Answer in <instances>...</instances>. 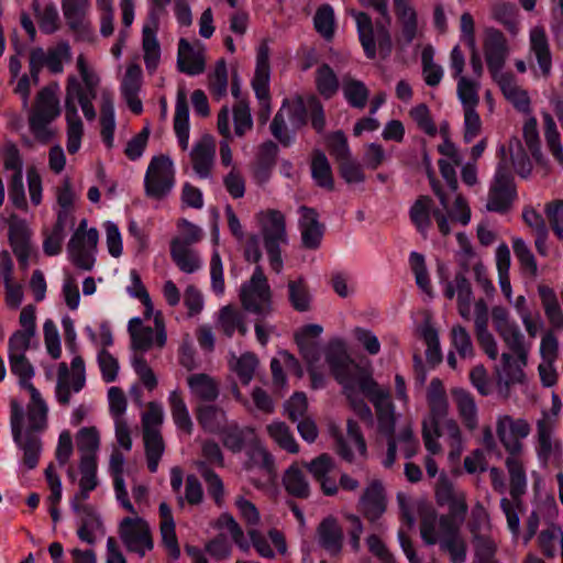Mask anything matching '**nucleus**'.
<instances>
[{"mask_svg":"<svg viewBox=\"0 0 563 563\" xmlns=\"http://www.w3.org/2000/svg\"><path fill=\"white\" fill-rule=\"evenodd\" d=\"M8 224L9 243L21 267L26 268L33 251L31 243V230L24 220L14 214L10 217Z\"/></svg>","mask_w":563,"mask_h":563,"instance_id":"nucleus-21","label":"nucleus"},{"mask_svg":"<svg viewBox=\"0 0 563 563\" xmlns=\"http://www.w3.org/2000/svg\"><path fill=\"white\" fill-rule=\"evenodd\" d=\"M71 59V47L67 41H60L55 46L44 51L42 47H34L30 52L29 69L32 80L38 84L40 73L45 66L52 74H62L64 64Z\"/></svg>","mask_w":563,"mask_h":563,"instance_id":"nucleus-12","label":"nucleus"},{"mask_svg":"<svg viewBox=\"0 0 563 563\" xmlns=\"http://www.w3.org/2000/svg\"><path fill=\"white\" fill-rule=\"evenodd\" d=\"M434 49L431 45L423 47L421 52L422 76L427 86L437 87L444 75L443 67L433 59Z\"/></svg>","mask_w":563,"mask_h":563,"instance_id":"nucleus-51","label":"nucleus"},{"mask_svg":"<svg viewBox=\"0 0 563 563\" xmlns=\"http://www.w3.org/2000/svg\"><path fill=\"white\" fill-rule=\"evenodd\" d=\"M358 509L369 520H377L386 510L385 490L379 481H372L358 500Z\"/></svg>","mask_w":563,"mask_h":563,"instance_id":"nucleus-25","label":"nucleus"},{"mask_svg":"<svg viewBox=\"0 0 563 563\" xmlns=\"http://www.w3.org/2000/svg\"><path fill=\"white\" fill-rule=\"evenodd\" d=\"M355 20L360 42L364 48L365 55L373 59L376 56V41L372 19L364 12H352Z\"/></svg>","mask_w":563,"mask_h":563,"instance_id":"nucleus-46","label":"nucleus"},{"mask_svg":"<svg viewBox=\"0 0 563 563\" xmlns=\"http://www.w3.org/2000/svg\"><path fill=\"white\" fill-rule=\"evenodd\" d=\"M516 198L514 178L504 159L498 164L488 191L486 208L494 212L507 211Z\"/></svg>","mask_w":563,"mask_h":563,"instance_id":"nucleus-13","label":"nucleus"},{"mask_svg":"<svg viewBox=\"0 0 563 563\" xmlns=\"http://www.w3.org/2000/svg\"><path fill=\"white\" fill-rule=\"evenodd\" d=\"M142 52L146 70L153 74L159 65L162 51L156 36V30L151 25L143 26Z\"/></svg>","mask_w":563,"mask_h":563,"instance_id":"nucleus-39","label":"nucleus"},{"mask_svg":"<svg viewBox=\"0 0 563 563\" xmlns=\"http://www.w3.org/2000/svg\"><path fill=\"white\" fill-rule=\"evenodd\" d=\"M285 490L292 497L306 499L310 496V484L298 463L291 464L283 475Z\"/></svg>","mask_w":563,"mask_h":563,"instance_id":"nucleus-36","label":"nucleus"},{"mask_svg":"<svg viewBox=\"0 0 563 563\" xmlns=\"http://www.w3.org/2000/svg\"><path fill=\"white\" fill-rule=\"evenodd\" d=\"M147 467L151 473H155L158 468L159 460L165 450V443L161 432L143 433Z\"/></svg>","mask_w":563,"mask_h":563,"instance_id":"nucleus-54","label":"nucleus"},{"mask_svg":"<svg viewBox=\"0 0 563 563\" xmlns=\"http://www.w3.org/2000/svg\"><path fill=\"white\" fill-rule=\"evenodd\" d=\"M35 308L32 305L25 306L19 317L21 329L15 330L9 340L32 343L36 334Z\"/></svg>","mask_w":563,"mask_h":563,"instance_id":"nucleus-50","label":"nucleus"},{"mask_svg":"<svg viewBox=\"0 0 563 563\" xmlns=\"http://www.w3.org/2000/svg\"><path fill=\"white\" fill-rule=\"evenodd\" d=\"M174 131L180 147L186 151L189 145V108L184 96L176 100Z\"/></svg>","mask_w":563,"mask_h":563,"instance_id":"nucleus-48","label":"nucleus"},{"mask_svg":"<svg viewBox=\"0 0 563 563\" xmlns=\"http://www.w3.org/2000/svg\"><path fill=\"white\" fill-rule=\"evenodd\" d=\"M170 255L180 271L192 274L201 267V261L196 252L190 250L180 239H174L170 244Z\"/></svg>","mask_w":563,"mask_h":563,"instance_id":"nucleus-40","label":"nucleus"},{"mask_svg":"<svg viewBox=\"0 0 563 563\" xmlns=\"http://www.w3.org/2000/svg\"><path fill=\"white\" fill-rule=\"evenodd\" d=\"M168 405L172 418L176 427L190 435L194 430V423L189 415L187 405L179 390H173L168 395Z\"/></svg>","mask_w":563,"mask_h":563,"instance_id":"nucleus-44","label":"nucleus"},{"mask_svg":"<svg viewBox=\"0 0 563 563\" xmlns=\"http://www.w3.org/2000/svg\"><path fill=\"white\" fill-rule=\"evenodd\" d=\"M505 465L509 475V494L515 500L527 493L528 479L521 454H508Z\"/></svg>","mask_w":563,"mask_h":563,"instance_id":"nucleus-34","label":"nucleus"},{"mask_svg":"<svg viewBox=\"0 0 563 563\" xmlns=\"http://www.w3.org/2000/svg\"><path fill=\"white\" fill-rule=\"evenodd\" d=\"M142 69L137 64H130L121 81V95L124 98L130 110L140 114L143 111V104L139 98L142 87Z\"/></svg>","mask_w":563,"mask_h":563,"instance_id":"nucleus-26","label":"nucleus"},{"mask_svg":"<svg viewBox=\"0 0 563 563\" xmlns=\"http://www.w3.org/2000/svg\"><path fill=\"white\" fill-rule=\"evenodd\" d=\"M306 470L312 475L314 481L319 483L322 493L325 496H334L339 492L336 482L323 481L324 474L333 473L336 464L332 456L327 453H322L310 462L305 463Z\"/></svg>","mask_w":563,"mask_h":563,"instance_id":"nucleus-28","label":"nucleus"},{"mask_svg":"<svg viewBox=\"0 0 563 563\" xmlns=\"http://www.w3.org/2000/svg\"><path fill=\"white\" fill-rule=\"evenodd\" d=\"M288 299L292 308L297 311L303 312L310 309V294L308 286L303 278H298L288 282Z\"/></svg>","mask_w":563,"mask_h":563,"instance_id":"nucleus-58","label":"nucleus"},{"mask_svg":"<svg viewBox=\"0 0 563 563\" xmlns=\"http://www.w3.org/2000/svg\"><path fill=\"white\" fill-rule=\"evenodd\" d=\"M530 52L536 56L539 68L544 77L551 74L552 55L549 38L543 26L536 25L529 32Z\"/></svg>","mask_w":563,"mask_h":563,"instance_id":"nucleus-30","label":"nucleus"},{"mask_svg":"<svg viewBox=\"0 0 563 563\" xmlns=\"http://www.w3.org/2000/svg\"><path fill=\"white\" fill-rule=\"evenodd\" d=\"M99 240L97 229L91 228L85 235H73L68 242L67 251L70 261L82 271H91L96 258Z\"/></svg>","mask_w":563,"mask_h":563,"instance_id":"nucleus-20","label":"nucleus"},{"mask_svg":"<svg viewBox=\"0 0 563 563\" xmlns=\"http://www.w3.org/2000/svg\"><path fill=\"white\" fill-rule=\"evenodd\" d=\"M439 544L441 551L448 554L451 563H465L467 558V543L460 530L452 531L446 537L441 538Z\"/></svg>","mask_w":563,"mask_h":563,"instance_id":"nucleus-47","label":"nucleus"},{"mask_svg":"<svg viewBox=\"0 0 563 563\" xmlns=\"http://www.w3.org/2000/svg\"><path fill=\"white\" fill-rule=\"evenodd\" d=\"M190 393L200 400L213 401L219 396V385L209 375L199 373L187 377Z\"/></svg>","mask_w":563,"mask_h":563,"instance_id":"nucleus-41","label":"nucleus"},{"mask_svg":"<svg viewBox=\"0 0 563 563\" xmlns=\"http://www.w3.org/2000/svg\"><path fill=\"white\" fill-rule=\"evenodd\" d=\"M175 186V167L166 155L154 156L146 169L144 189L147 197L161 200L168 196Z\"/></svg>","mask_w":563,"mask_h":563,"instance_id":"nucleus-10","label":"nucleus"},{"mask_svg":"<svg viewBox=\"0 0 563 563\" xmlns=\"http://www.w3.org/2000/svg\"><path fill=\"white\" fill-rule=\"evenodd\" d=\"M60 5L66 24L73 33L82 36L92 32L90 0H60Z\"/></svg>","mask_w":563,"mask_h":563,"instance_id":"nucleus-22","label":"nucleus"},{"mask_svg":"<svg viewBox=\"0 0 563 563\" xmlns=\"http://www.w3.org/2000/svg\"><path fill=\"white\" fill-rule=\"evenodd\" d=\"M34 16L40 30L47 35L54 34L60 29V18L54 3L41 5L37 0L32 2Z\"/></svg>","mask_w":563,"mask_h":563,"instance_id":"nucleus-43","label":"nucleus"},{"mask_svg":"<svg viewBox=\"0 0 563 563\" xmlns=\"http://www.w3.org/2000/svg\"><path fill=\"white\" fill-rule=\"evenodd\" d=\"M221 434L223 445L233 453L241 452L246 445L253 444L256 434L252 428L240 427L236 423L228 424Z\"/></svg>","mask_w":563,"mask_h":563,"instance_id":"nucleus-35","label":"nucleus"},{"mask_svg":"<svg viewBox=\"0 0 563 563\" xmlns=\"http://www.w3.org/2000/svg\"><path fill=\"white\" fill-rule=\"evenodd\" d=\"M269 437L283 449L289 453H297L299 446L286 423L275 421L267 426Z\"/></svg>","mask_w":563,"mask_h":563,"instance_id":"nucleus-63","label":"nucleus"},{"mask_svg":"<svg viewBox=\"0 0 563 563\" xmlns=\"http://www.w3.org/2000/svg\"><path fill=\"white\" fill-rule=\"evenodd\" d=\"M316 85L319 93L329 99L334 96L339 89V80L333 69L322 64L316 70Z\"/></svg>","mask_w":563,"mask_h":563,"instance_id":"nucleus-62","label":"nucleus"},{"mask_svg":"<svg viewBox=\"0 0 563 563\" xmlns=\"http://www.w3.org/2000/svg\"><path fill=\"white\" fill-rule=\"evenodd\" d=\"M431 213L442 235H449L451 233L449 219L451 218L443 208L442 210L433 209V201L430 197L420 196L411 206L409 211L411 222L415 224L417 230L424 236L431 227Z\"/></svg>","mask_w":563,"mask_h":563,"instance_id":"nucleus-15","label":"nucleus"},{"mask_svg":"<svg viewBox=\"0 0 563 563\" xmlns=\"http://www.w3.org/2000/svg\"><path fill=\"white\" fill-rule=\"evenodd\" d=\"M512 250L522 273L532 279L537 278L539 275L537 260L527 243L521 238H514Z\"/></svg>","mask_w":563,"mask_h":563,"instance_id":"nucleus-53","label":"nucleus"},{"mask_svg":"<svg viewBox=\"0 0 563 563\" xmlns=\"http://www.w3.org/2000/svg\"><path fill=\"white\" fill-rule=\"evenodd\" d=\"M357 389L363 393L374 405L378 427L383 433L391 434L395 431V411L390 400V393L387 388L379 387L368 373L358 384Z\"/></svg>","mask_w":563,"mask_h":563,"instance_id":"nucleus-11","label":"nucleus"},{"mask_svg":"<svg viewBox=\"0 0 563 563\" xmlns=\"http://www.w3.org/2000/svg\"><path fill=\"white\" fill-rule=\"evenodd\" d=\"M197 420L205 430L212 433H221L227 427L225 411L213 405L200 406L197 410Z\"/></svg>","mask_w":563,"mask_h":563,"instance_id":"nucleus-45","label":"nucleus"},{"mask_svg":"<svg viewBox=\"0 0 563 563\" xmlns=\"http://www.w3.org/2000/svg\"><path fill=\"white\" fill-rule=\"evenodd\" d=\"M119 534L125 548L144 556L153 549V539L148 523L139 516L125 517L119 526Z\"/></svg>","mask_w":563,"mask_h":563,"instance_id":"nucleus-14","label":"nucleus"},{"mask_svg":"<svg viewBox=\"0 0 563 563\" xmlns=\"http://www.w3.org/2000/svg\"><path fill=\"white\" fill-rule=\"evenodd\" d=\"M216 156L214 139L206 134L197 141L190 152V161L194 172L200 178H208L211 175Z\"/></svg>","mask_w":563,"mask_h":563,"instance_id":"nucleus-24","label":"nucleus"},{"mask_svg":"<svg viewBox=\"0 0 563 563\" xmlns=\"http://www.w3.org/2000/svg\"><path fill=\"white\" fill-rule=\"evenodd\" d=\"M538 294L549 323L554 329H563V312L555 291L547 285H539Z\"/></svg>","mask_w":563,"mask_h":563,"instance_id":"nucleus-42","label":"nucleus"},{"mask_svg":"<svg viewBox=\"0 0 563 563\" xmlns=\"http://www.w3.org/2000/svg\"><path fill=\"white\" fill-rule=\"evenodd\" d=\"M196 467L207 484V489L216 504L221 506L224 497V486L220 476L206 462H196Z\"/></svg>","mask_w":563,"mask_h":563,"instance_id":"nucleus-60","label":"nucleus"},{"mask_svg":"<svg viewBox=\"0 0 563 563\" xmlns=\"http://www.w3.org/2000/svg\"><path fill=\"white\" fill-rule=\"evenodd\" d=\"M492 322L494 330L507 349L500 354L499 364L495 368L498 383L507 387L523 383L531 343L526 341L519 324L506 307L494 306L492 308Z\"/></svg>","mask_w":563,"mask_h":563,"instance_id":"nucleus-2","label":"nucleus"},{"mask_svg":"<svg viewBox=\"0 0 563 563\" xmlns=\"http://www.w3.org/2000/svg\"><path fill=\"white\" fill-rule=\"evenodd\" d=\"M493 18L503 24L510 33H518V9L516 4L508 2H497L493 5Z\"/></svg>","mask_w":563,"mask_h":563,"instance_id":"nucleus-59","label":"nucleus"},{"mask_svg":"<svg viewBox=\"0 0 563 563\" xmlns=\"http://www.w3.org/2000/svg\"><path fill=\"white\" fill-rule=\"evenodd\" d=\"M455 530L456 526L451 519L444 516L438 517L433 511L426 512L421 519L420 534L427 544L439 543L441 538Z\"/></svg>","mask_w":563,"mask_h":563,"instance_id":"nucleus-27","label":"nucleus"},{"mask_svg":"<svg viewBox=\"0 0 563 563\" xmlns=\"http://www.w3.org/2000/svg\"><path fill=\"white\" fill-rule=\"evenodd\" d=\"M318 543L331 555H339L343 547V530L334 517L324 518L317 528Z\"/></svg>","mask_w":563,"mask_h":563,"instance_id":"nucleus-29","label":"nucleus"},{"mask_svg":"<svg viewBox=\"0 0 563 563\" xmlns=\"http://www.w3.org/2000/svg\"><path fill=\"white\" fill-rule=\"evenodd\" d=\"M451 393L462 422L468 430H475L478 424V419L474 397L470 391L463 388H454Z\"/></svg>","mask_w":563,"mask_h":563,"instance_id":"nucleus-38","label":"nucleus"},{"mask_svg":"<svg viewBox=\"0 0 563 563\" xmlns=\"http://www.w3.org/2000/svg\"><path fill=\"white\" fill-rule=\"evenodd\" d=\"M311 176L319 187L333 190L334 180L332 169L327 156L320 151H316L313 153L311 161Z\"/></svg>","mask_w":563,"mask_h":563,"instance_id":"nucleus-49","label":"nucleus"},{"mask_svg":"<svg viewBox=\"0 0 563 563\" xmlns=\"http://www.w3.org/2000/svg\"><path fill=\"white\" fill-rule=\"evenodd\" d=\"M325 360L334 378L342 385L346 397L352 398L357 389V384L369 372L350 358L341 341H333L329 344Z\"/></svg>","mask_w":563,"mask_h":563,"instance_id":"nucleus-7","label":"nucleus"},{"mask_svg":"<svg viewBox=\"0 0 563 563\" xmlns=\"http://www.w3.org/2000/svg\"><path fill=\"white\" fill-rule=\"evenodd\" d=\"M32 343L8 340V361L11 373L18 377L19 386L25 390L35 388L32 379L35 368L26 356Z\"/></svg>","mask_w":563,"mask_h":563,"instance_id":"nucleus-18","label":"nucleus"},{"mask_svg":"<svg viewBox=\"0 0 563 563\" xmlns=\"http://www.w3.org/2000/svg\"><path fill=\"white\" fill-rule=\"evenodd\" d=\"M439 168L443 179L446 181L449 191H444L440 184L431 178L432 190L439 198L441 207L449 213L451 220L465 225L471 220V210L465 199L456 192L459 184L455 169L452 164L444 159L439 161Z\"/></svg>","mask_w":563,"mask_h":563,"instance_id":"nucleus-6","label":"nucleus"},{"mask_svg":"<svg viewBox=\"0 0 563 563\" xmlns=\"http://www.w3.org/2000/svg\"><path fill=\"white\" fill-rule=\"evenodd\" d=\"M177 67L179 71L190 76L203 73L206 64L202 48H195L187 40L180 38L178 43Z\"/></svg>","mask_w":563,"mask_h":563,"instance_id":"nucleus-31","label":"nucleus"},{"mask_svg":"<svg viewBox=\"0 0 563 563\" xmlns=\"http://www.w3.org/2000/svg\"><path fill=\"white\" fill-rule=\"evenodd\" d=\"M479 82L467 77L457 80L456 93L462 103L463 110L476 109L479 103Z\"/></svg>","mask_w":563,"mask_h":563,"instance_id":"nucleus-61","label":"nucleus"},{"mask_svg":"<svg viewBox=\"0 0 563 563\" xmlns=\"http://www.w3.org/2000/svg\"><path fill=\"white\" fill-rule=\"evenodd\" d=\"M80 479L79 490L71 499V508L76 514L89 512L88 506L84 501L89 498V493L98 486L97 478V460L90 456L80 457Z\"/></svg>","mask_w":563,"mask_h":563,"instance_id":"nucleus-23","label":"nucleus"},{"mask_svg":"<svg viewBox=\"0 0 563 563\" xmlns=\"http://www.w3.org/2000/svg\"><path fill=\"white\" fill-rule=\"evenodd\" d=\"M342 90L352 107L363 109L366 106L369 92L363 81L346 77L343 79Z\"/></svg>","mask_w":563,"mask_h":563,"instance_id":"nucleus-56","label":"nucleus"},{"mask_svg":"<svg viewBox=\"0 0 563 563\" xmlns=\"http://www.w3.org/2000/svg\"><path fill=\"white\" fill-rule=\"evenodd\" d=\"M24 410L22 405L16 399L10 401V427L12 438L16 446L23 452V465L27 470L36 467L41 451V439L32 433L23 431Z\"/></svg>","mask_w":563,"mask_h":563,"instance_id":"nucleus-9","label":"nucleus"},{"mask_svg":"<svg viewBox=\"0 0 563 563\" xmlns=\"http://www.w3.org/2000/svg\"><path fill=\"white\" fill-rule=\"evenodd\" d=\"M427 400L430 416L422 422V439L429 453L440 454L442 452L439 443L441 437L440 420L448 415L449 404L444 386L439 378L431 379L427 391Z\"/></svg>","mask_w":563,"mask_h":563,"instance_id":"nucleus-5","label":"nucleus"},{"mask_svg":"<svg viewBox=\"0 0 563 563\" xmlns=\"http://www.w3.org/2000/svg\"><path fill=\"white\" fill-rule=\"evenodd\" d=\"M457 295V310L460 316L466 320H471V305L473 300V291L471 284L463 273H457L454 278Z\"/></svg>","mask_w":563,"mask_h":563,"instance_id":"nucleus-57","label":"nucleus"},{"mask_svg":"<svg viewBox=\"0 0 563 563\" xmlns=\"http://www.w3.org/2000/svg\"><path fill=\"white\" fill-rule=\"evenodd\" d=\"M79 77L69 75L65 87V118L67 122V151L75 154L81 144L84 124L79 117L76 102L81 107L85 118L92 121L96 118L93 99L97 97L100 76L90 65L84 54L76 58Z\"/></svg>","mask_w":563,"mask_h":563,"instance_id":"nucleus-1","label":"nucleus"},{"mask_svg":"<svg viewBox=\"0 0 563 563\" xmlns=\"http://www.w3.org/2000/svg\"><path fill=\"white\" fill-rule=\"evenodd\" d=\"M255 218L261 229L269 265L275 273L279 274L284 266L280 246L288 243L285 216L277 209H265L257 212Z\"/></svg>","mask_w":563,"mask_h":563,"instance_id":"nucleus-3","label":"nucleus"},{"mask_svg":"<svg viewBox=\"0 0 563 563\" xmlns=\"http://www.w3.org/2000/svg\"><path fill=\"white\" fill-rule=\"evenodd\" d=\"M531 428L526 419H515L501 415L496 421L497 437L508 454H522V440L530 434Z\"/></svg>","mask_w":563,"mask_h":563,"instance_id":"nucleus-16","label":"nucleus"},{"mask_svg":"<svg viewBox=\"0 0 563 563\" xmlns=\"http://www.w3.org/2000/svg\"><path fill=\"white\" fill-rule=\"evenodd\" d=\"M272 289L263 267L256 265L250 279L241 285V303L246 311L265 318L272 312Z\"/></svg>","mask_w":563,"mask_h":563,"instance_id":"nucleus-8","label":"nucleus"},{"mask_svg":"<svg viewBox=\"0 0 563 563\" xmlns=\"http://www.w3.org/2000/svg\"><path fill=\"white\" fill-rule=\"evenodd\" d=\"M473 543L475 553L472 563H499L495 559L497 544L490 537L475 534Z\"/></svg>","mask_w":563,"mask_h":563,"instance_id":"nucleus-64","label":"nucleus"},{"mask_svg":"<svg viewBox=\"0 0 563 563\" xmlns=\"http://www.w3.org/2000/svg\"><path fill=\"white\" fill-rule=\"evenodd\" d=\"M483 51L492 77L503 74L504 66L509 55V46L506 36L497 29H486L484 33Z\"/></svg>","mask_w":563,"mask_h":563,"instance_id":"nucleus-19","label":"nucleus"},{"mask_svg":"<svg viewBox=\"0 0 563 563\" xmlns=\"http://www.w3.org/2000/svg\"><path fill=\"white\" fill-rule=\"evenodd\" d=\"M218 324L228 336H232L235 330H239L243 335L246 333V327L243 323L241 313L230 305L221 308Z\"/></svg>","mask_w":563,"mask_h":563,"instance_id":"nucleus-55","label":"nucleus"},{"mask_svg":"<svg viewBox=\"0 0 563 563\" xmlns=\"http://www.w3.org/2000/svg\"><path fill=\"white\" fill-rule=\"evenodd\" d=\"M394 11L401 24V40L410 44L418 35V14L412 0H393Z\"/></svg>","mask_w":563,"mask_h":563,"instance_id":"nucleus-33","label":"nucleus"},{"mask_svg":"<svg viewBox=\"0 0 563 563\" xmlns=\"http://www.w3.org/2000/svg\"><path fill=\"white\" fill-rule=\"evenodd\" d=\"M30 401L26 406V430L24 432H41L47 428L48 407L36 388L27 390Z\"/></svg>","mask_w":563,"mask_h":563,"instance_id":"nucleus-32","label":"nucleus"},{"mask_svg":"<svg viewBox=\"0 0 563 563\" xmlns=\"http://www.w3.org/2000/svg\"><path fill=\"white\" fill-rule=\"evenodd\" d=\"M58 91L57 82L43 87L37 92L34 107L30 112V130L42 143H47L53 137V131L48 125L60 114Z\"/></svg>","mask_w":563,"mask_h":563,"instance_id":"nucleus-4","label":"nucleus"},{"mask_svg":"<svg viewBox=\"0 0 563 563\" xmlns=\"http://www.w3.org/2000/svg\"><path fill=\"white\" fill-rule=\"evenodd\" d=\"M245 468L247 471L258 468L264 471L266 474H271L274 471L273 456L257 442V439L247 449Z\"/></svg>","mask_w":563,"mask_h":563,"instance_id":"nucleus-52","label":"nucleus"},{"mask_svg":"<svg viewBox=\"0 0 563 563\" xmlns=\"http://www.w3.org/2000/svg\"><path fill=\"white\" fill-rule=\"evenodd\" d=\"M493 79L498 84L506 99L509 100L518 110H529L530 99L528 93L517 85L516 79L511 74L503 73L493 77Z\"/></svg>","mask_w":563,"mask_h":563,"instance_id":"nucleus-37","label":"nucleus"},{"mask_svg":"<svg viewBox=\"0 0 563 563\" xmlns=\"http://www.w3.org/2000/svg\"><path fill=\"white\" fill-rule=\"evenodd\" d=\"M155 329L142 327L140 318L129 321V332L132 339V347L142 352L148 351L154 344L163 347L166 343L165 324L161 312L154 317Z\"/></svg>","mask_w":563,"mask_h":563,"instance_id":"nucleus-17","label":"nucleus"}]
</instances>
